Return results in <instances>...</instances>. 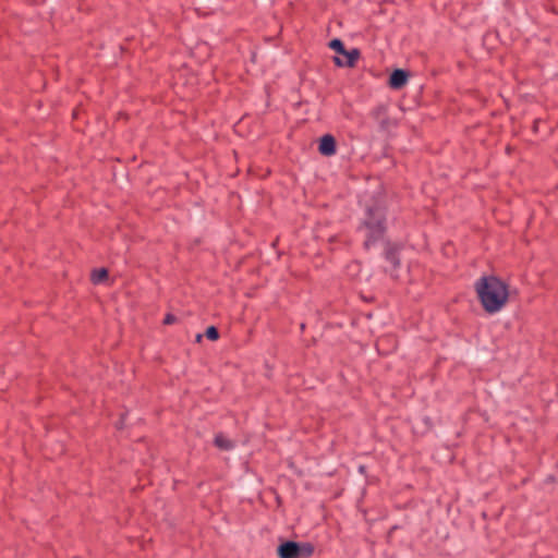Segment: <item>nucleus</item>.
Listing matches in <instances>:
<instances>
[{"mask_svg":"<svg viewBox=\"0 0 558 558\" xmlns=\"http://www.w3.org/2000/svg\"><path fill=\"white\" fill-rule=\"evenodd\" d=\"M476 292L486 312H499L508 300L506 284L496 277H483L476 283Z\"/></svg>","mask_w":558,"mask_h":558,"instance_id":"nucleus-1","label":"nucleus"},{"mask_svg":"<svg viewBox=\"0 0 558 558\" xmlns=\"http://www.w3.org/2000/svg\"><path fill=\"white\" fill-rule=\"evenodd\" d=\"M329 47L335 51L333 62L340 68H352L359 60L361 52L357 48L345 49L344 44L339 38L329 43Z\"/></svg>","mask_w":558,"mask_h":558,"instance_id":"nucleus-2","label":"nucleus"},{"mask_svg":"<svg viewBox=\"0 0 558 558\" xmlns=\"http://www.w3.org/2000/svg\"><path fill=\"white\" fill-rule=\"evenodd\" d=\"M365 228L367 230L366 245L377 240L384 232V216L380 207L368 208L365 218Z\"/></svg>","mask_w":558,"mask_h":558,"instance_id":"nucleus-3","label":"nucleus"},{"mask_svg":"<svg viewBox=\"0 0 558 558\" xmlns=\"http://www.w3.org/2000/svg\"><path fill=\"white\" fill-rule=\"evenodd\" d=\"M319 153L324 156H332L336 153V141L331 135H324L319 142Z\"/></svg>","mask_w":558,"mask_h":558,"instance_id":"nucleus-4","label":"nucleus"},{"mask_svg":"<svg viewBox=\"0 0 558 558\" xmlns=\"http://www.w3.org/2000/svg\"><path fill=\"white\" fill-rule=\"evenodd\" d=\"M298 543L295 542L282 543L277 549L280 558H298Z\"/></svg>","mask_w":558,"mask_h":558,"instance_id":"nucleus-5","label":"nucleus"},{"mask_svg":"<svg viewBox=\"0 0 558 558\" xmlns=\"http://www.w3.org/2000/svg\"><path fill=\"white\" fill-rule=\"evenodd\" d=\"M410 78V72H391L388 81L389 86L393 89L402 88Z\"/></svg>","mask_w":558,"mask_h":558,"instance_id":"nucleus-6","label":"nucleus"},{"mask_svg":"<svg viewBox=\"0 0 558 558\" xmlns=\"http://www.w3.org/2000/svg\"><path fill=\"white\" fill-rule=\"evenodd\" d=\"M215 445L221 450H230L233 448V442L221 434L215 437Z\"/></svg>","mask_w":558,"mask_h":558,"instance_id":"nucleus-7","label":"nucleus"},{"mask_svg":"<svg viewBox=\"0 0 558 558\" xmlns=\"http://www.w3.org/2000/svg\"><path fill=\"white\" fill-rule=\"evenodd\" d=\"M298 558H308L314 551V547L308 543H298Z\"/></svg>","mask_w":558,"mask_h":558,"instance_id":"nucleus-8","label":"nucleus"},{"mask_svg":"<svg viewBox=\"0 0 558 558\" xmlns=\"http://www.w3.org/2000/svg\"><path fill=\"white\" fill-rule=\"evenodd\" d=\"M108 278V271L106 268L94 270L92 274V280L94 283H101Z\"/></svg>","mask_w":558,"mask_h":558,"instance_id":"nucleus-9","label":"nucleus"},{"mask_svg":"<svg viewBox=\"0 0 558 558\" xmlns=\"http://www.w3.org/2000/svg\"><path fill=\"white\" fill-rule=\"evenodd\" d=\"M206 337L213 341L217 340L219 338L217 328L214 326L208 327L206 330Z\"/></svg>","mask_w":558,"mask_h":558,"instance_id":"nucleus-10","label":"nucleus"},{"mask_svg":"<svg viewBox=\"0 0 558 558\" xmlns=\"http://www.w3.org/2000/svg\"><path fill=\"white\" fill-rule=\"evenodd\" d=\"M387 259L390 260L393 265H397L398 264V259L395 255V253L392 252H387Z\"/></svg>","mask_w":558,"mask_h":558,"instance_id":"nucleus-11","label":"nucleus"},{"mask_svg":"<svg viewBox=\"0 0 558 558\" xmlns=\"http://www.w3.org/2000/svg\"><path fill=\"white\" fill-rule=\"evenodd\" d=\"M175 320H177L175 316H173V315H171V314H168V315L165 317L163 323H165L166 325H171V324H173Z\"/></svg>","mask_w":558,"mask_h":558,"instance_id":"nucleus-12","label":"nucleus"},{"mask_svg":"<svg viewBox=\"0 0 558 558\" xmlns=\"http://www.w3.org/2000/svg\"><path fill=\"white\" fill-rule=\"evenodd\" d=\"M385 111V107L384 106H379L377 109H376V116L378 117L381 112Z\"/></svg>","mask_w":558,"mask_h":558,"instance_id":"nucleus-13","label":"nucleus"},{"mask_svg":"<svg viewBox=\"0 0 558 558\" xmlns=\"http://www.w3.org/2000/svg\"><path fill=\"white\" fill-rule=\"evenodd\" d=\"M201 339H202V335H197L196 341H201Z\"/></svg>","mask_w":558,"mask_h":558,"instance_id":"nucleus-14","label":"nucleus"}]
</instances>
